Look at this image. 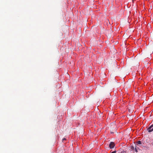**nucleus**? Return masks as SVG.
I'll return each instance as SVG.
<instances>
[{
	"mask_svg": "<svg viewBox=\"0 0 153 153\" xmlns=\"http://www.w3.org/2000/svg\"><path fill=\"white\" fill-rule=\"evenodd\" d=\"M131 149H132V150H134V146H131Z\"/></svg>",
	"mask_w": 153,
	"mask_h": 153,
	"instance_id": "nucleus-5",
	"label": "nucleus"
},
{
	"mask_svg": "<svg viewBox=\"0 0 153 153\" xmlns=\"http://www.w3.org/2000/svg\"><path fill=\"white\" fill-rule=\"evenodd\" d=\"M66 140V139H65V138H64L63 139H62V142H63V141L64 140Z\"/></svg>",
	"mask_w": 153,
	"mask_h": 153,
	"instance_id": "nucleus-9",
	"label": "nucleus"
},
{
	"mask_svg": "<svg viewBox=\"0 0 153 153\" xmlns=\"http://www.w3.org/2000/svg\"><path fill=\"white\" fill-rule=\"evenodd\" d=\"M116 150H115L113 152H112L111 153H116Z\"/></svg>",
	"mask_w": 153,
	"mask_h": 153,
	"instance_id": "nucleus-8",
	"label": "nucleus"
},
{
	"mask_svg": "<svg viewBox=\"0 0 153 153\" xmlns=\"http://www.w3.org/2000/svg\"><path fill=\"white\" fill-rule=\"evenodd\" d=\"M115 146L114 142H111L110 143L109 145V147L110 149L113 148Z\"/></svg>",
	"mask_w": 153,
	"mask_h": 153,
	"instance_id": "nucleus-2",
	"label": "nucleus"
},
{
	"mask_svg": "<svg viewBox=\"0 0 153 153\" xmlns=\"http://www.w3.org/2000/svg\"><path fill=\"white\" fill-rule=\"evenodd\" d=\"M152 126H153V124L152 125Z\"/></svg>",
	"mask_w": 153,
	"mask_h": 153,
	"instance_id": "nucleus-10",
	"label": "nucleus"
},
{
	"mask_svg": "<svg viewBox=\"0 0 153 153\" xmlns=\"http://www.w3.org/2000/svg\"><path fill=\"white\" fill-rule=\"evenodd\" d=\"M112 32V30H108L106 32V35L108 38H110L111 37V33Z\"/></svg>",
	"mask_w": 153,
	"mask_h": 153,
	"instance_id": "nucleus-1",
	"label": "nucleus"
},
{
	"mask_svg": "<svg viewBox=\"0 0 153 153\" xmlns=\"http://www.w3.org/2000/svg\"><path fill=\"white\" fill-rule=\"evenodd\" d=\"M150 48L152 49V50H153V43L152 44V45L151 46Z\"/></svg>",
	"mask_w": 153,
	"mask_h": 153,
	"instance_id": "nucleus-7",
	"label": "nucleus"
},
{
	"mask_svg": "<svg viewBox=\"0 0 153 153\" xmlns=\"http://www.w3.org/2000/svg\"><path fill=\"white\" fill-rule=\"evenodd\" d=\"M134 149L135 150V151L136 152H138L137 150V148L136 146L134 148Z\"/></svg>",
	"mask_w": 153,
	"mask_h": 153,
	"instance_id": "nucleus-6",
	"label": "nucleus"
},
{
	"mask_svg": "<svg viewBox=\"0 0 153 153\" xmlns=\"http://www.w3.org/2000/svg\"><path fill=\"white\" fill-rule=\"evenodd\" d=\"M137 143L138 144H142L141 142L140 141H137Z\"/></svg>",
	"mask_w": 153,
	"mask_h": 153,
	"instance_id": "nucleus-4",
	"label": "nucleus"
},
{
	"mask_svg": "<svg viewBox=\"0 0 153 153\" xmlns=\"http://www.w3.org/2000/svg\"><path fill=\"white\" fill-rule=\"evenodd\" d=\"M153 126H152V125L147 130L149 132H150L153 131Z\"/></svg>",
	"mask_w": 153,
	"mask_h": 153,
	"instance_id": "nucleus-3",
	"label": "nucleus"
}]
</instances>
